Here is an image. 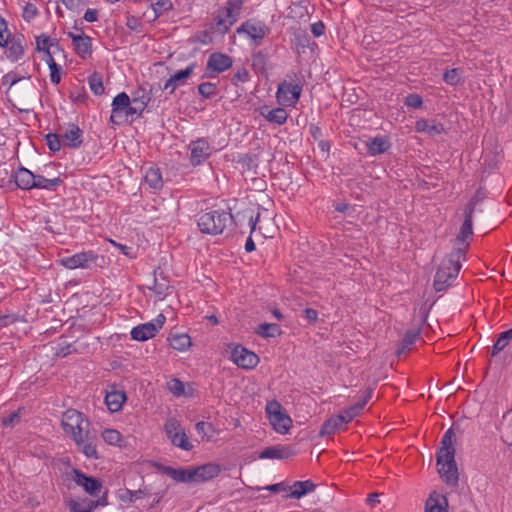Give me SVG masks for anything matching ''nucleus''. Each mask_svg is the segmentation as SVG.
I'll list each match as a JSON object with an SVG mask.
<instances>
[{"label":"nucleus","mask_w":512,"mask_h":512,"mask_svg":"<svg viewBox=\"0 0 512 512\" xmlns=\"http://www.w3.org/2000/svg\"><path fill=\"white\" fill-rule=\"evenodd\" d=\"M454 432L448 429L441 440V448L436 454L438 473L442 480L452 486L458 484L459 475L455 462Z\"/></svg>","instance_id":"1"},{"label":"nucleus","mask_w":512,"mask_h":512,"mask_svg":"<svg viewBox=\"0 0 512 512\" xmlns=\"http://www.w3.org/2000/svg\"><path fill=\"white\" fill-rule=\"evenodd\" d=\"M468 244L458 247L442 260L434 277V288L437 292L446 290L457 278L461 269V259L464 258Z\"/></svg>","instance_id":"2"},{"label":"nucleus","mask_w":512,"mask_h":512,"mask_svg":"<svg viewBox=\"0 0 512 512\" xmlns=\"http://www.w3.org/2000/svg\"><path fill=\"white\" fill-rule=\"evenodd\" d=\"M233 216L225 210H213L199 215L197 225L202 233L219 235L232 224Z\"/></svg>","instance_id":"3"},{"label":"nucleus","mask_w":512,"mask_h":512,"mask_svg":"<svg viewBox=\"0 0 512 512\" xmlns=\"http://www.w3.org/2000/svg\"><path fill=\"white\" fill-rule=\"evenodd\" d=\"M61 424L64 432L71 436L76 445L83 442V436L90 426L84 414L75 409H68L63 413Z\"/></svg>","instance_id":"4"},{"label":"nucleus","mask_w":512,"mask_h":512,"mask_svg":"<svg viewBox=\"0 0 512 512\" xmlns=\"http://www.w3.org/2000/svg\"><path fill=\"white\" fill-rule=\"evenodd\" d=\"M164 432L173 446L184 451H191L194 448L180 421L176 418L171 417L166 420Z\"/></svg>","instance_id":"5"},{"label":"nucleus","mask_w":512,"mask_h":512,"mask_svg":"<svg viewBox=\"0 0 512 512\" xmlns=\"http://www.w3.org/2000/svg\"><path fill=\"white\" fill-rule=\"evenodd\" d=\"M266 412L269 422L276 432L285 434L289 431L292 425V420L289 415L284 412V409L279 402H268Z\"/></svg>","instance_id":"6"},{"label":"nucleus","mask_w":512,"mask_h":512,"mask_svg":"<svg viewBox=\"0 0 512 512\" xmlns=\"http://www.w3.org/2000/svg\"><path fill=\"white\" fill-rule=\"evenodd\" d=\"M302 93V85L298 82L284 80L278 85L276 99L283 107H294Z\"/></svg>","instance_id":"7"},{"label":"nucleus","mask_w":512,"mask_h":512,"mask_svg":"<svg viewBox=\"0 0 512 512\" xmlns=\"http://www.w3.org/2000/svg\"><path fill=\"white\" fill-rule=\"evenodd\" d=\"M165 321L166 317L163 314H159L154 320L134 327L130 332L131 338L136 341L151 339L163 327Z\"/></svg>","instance_id":"8"},{"label":"nucleus","mask_w":512,"mask_h":512,"mask_svg":"<svg viewBox=\"0 0 512 512\" xmlns=\"http://www.w3.org/2000/svg\"><path fill=\"white\" fill-rule=\"evenodd\" d=\"M190 163L196 167L203 164L213 153L214 147L207 138H198L189 144Z\"/></svg>","instance_id":"9"},{"label":"nucleus","mask_w":512,"mask_h":512,"mask_svg":"<svg viewBox=\"0 0 512 512\" xmlns=\"http://www.w3.org/2000/svg\"><path fill=\"white\" fill-rule=\"evenodd\" d=\"M230 359L238 367L247 370L255 368L260 361L257 354L241 345H237L232 349Z\"/></svg>","instance_id":"10"},{"label":"nucleus","mask_w":512,"mask_h":512,"mask_svg":"<svg viewBox=\"0 0 512 512\" xmlns=\"http://www.w3.org/2000/svg\"><path fill=\"white\" fill-rule=\"evenodd\" d=\"M238 34H246L256 43L260 42L269 32L270 28L262 21L249 19L243 22L236 30Z\"/></svg>","instance_id":"11"},{"label":"nucleus","mask_w":512,"mask_h":512,"mask_svg":"<svg viewBox=\"0 0 512 512\" xmlns=\"http://www.w3.org/2000/svg\"><path fill=\"white\" fill-rule=\"evenodd\" d=\"M6 44L1 46L2 48H6V57L11 62H17L20 60L25 54L26 40L23 34H14L11 36H6Z\"/></svg>","instance_id":"12"},{"label":"nucleus","mask_w":512,"mask_h":512,"mask_svg":"<svg viewBox=\"0 0 512 512\" xmlns=\"http://www.w3.org/2000/svg\"><path fill=\"white\" fill-rule=\"evenodd\" d=\"M232 64L233 61L230 56L220 52L212 53L207 61L206 74L208 77H214L216 74L231 68Z\"/></svg>","instance_id":"13"},{"label":"nucleus","mask_w":512,"mask_h":512,"mask_svg":"<svg viewBox=\"0 0 512 512\" xmlns=\"http://www.w3.org/2000/svg\"><path fill=\"white\" fill-rule=\"evenodd\" d=\"M73 481L83 487L86 493L91 496H97L102 489V482L100 479L88 476L78 469H73Z\"/></svg>","instance_id":"14"},{"label":"nucleus","mask_w":512,"mask_h":512,"mask_svg":"<svg viewBox=\"0 0 512 512\" xmlns=\"http://www.w3.org/2000/svg\"><path fill=\"white\" fill-rule=\"evenodd\" d=\"M131 106V100L129 96L125 92L119 93L116 97H114L112 102V114L110 117V121L115 124H120V120L117 118H122L130 116L129 108Z\"/></svg>","instance_id":"15"},{"label":"nucleus","mask_w":512,"mask_h":512,"mask_svg":"<svg viewBox=\"0 0 512 512\" xmlns=\"http://www.w3.org/2000/svg\"><path fill=\"white\" fill-rule=\"evenodd\" d=\"M96 258L97 256L91 251L80 252L72 256L61 258L60 263L61 265L68 269L88 268L89 263L94 262Z\"/></svg>","instance_id":"16"},{"label":"nucleus","mask_w":512,"mask_h":512,"mask_svg":"<svg viewBox=\"0 0 512 512\" xmlns=\"http://www.w3.org/2000/svg\"><path fill=\"white\" fill-rule=\"evenodd\" d=\"M60 136L63 145L72 149L79 148L83 143V131L74 123L67 124Z\"/></svg>","instance_id":"17"},{"label":"nucleus","mask_w":512,"mask_h":512,"mask_svg":"<svg viewBox=\"0 0 512 512\" xmlns=\"http://www.w3.org/2000/svg\"><path fill=\"white\" fill-rule=\"evenodd\" d=\"M213 19L218 31L226 34L237 22L238 15L225 7H221L215 12Z\"/></svg>","instance_id":"18"},{"label":"nucleus","mask_w":512,"mask_h":512,"mask_svg":"<svg viewBox=\"0 0 512 512\" xmlns=\"http://www.w3.org/2000/svg\"><path fill=\"white\" fill-rule=\"evenodd\" d=\"M157 469L163 474L169 476L176 482L192 483L195 478L193 475V467L191 468H173L161 464H156Z\"/></svg>","instance_id":"19"},{"label":"nucleus","mask_w":512,"mask_h":512,"mask_svg":"<svg viewBox=\"0 0 512 512\" xmlns=\"http://www.w3.org/2000/svg\"><path fill=\"white\" fill-rule=\"evenodd\" d=\"M221 470L219 464L212 462L193 467L194 482L201 483L212 480L220 474Z\"/></svg>","instance_id":"20"},{"label":"nucleus","mask_w":512,"mask_h":512,"mask_svg":"<svg viewBox=\"0 0 512 512\" xmlns=\"http://www.w3.org/2000/svg\"><path fill=\"white\" fill-rule=\"evenodd\" d=\"M196 68V63L189 64L184 70H180L172 75L164 84L163 90H170V94L174 93L178 86L185 84L188 77L192 75Z\"/></svg>","instance_id":"21"},{"label":"nucleus","mask_w":512,"mask_h":512,"mask_svg":"<svg viewBox=\"0 0 512 512\" xmlns=\"http://www.w3.org/2000/svg\"><path fill=\"white\" fill-rule=\"evenodd\" d=\"M68 37L71 38L74 49L81 58L86 59L92 54V39L89 36L69 32Z\"/></svg>","instance_id":"22"},{"label":"nucleus","mask_w":512,"mask_h":512,"mask_svg":"<svg viewBox=\"0 0 512 512\" xmlns=\"http://www.w3.org/2000/svg\"><path fill=\"white\" fill-rule=\"evenodd\" d=\"M125 401V392L117 390L115 386H112L111 390L106 392L105 403L112 413L120 411Z\"/></svg>","instance_id":"23"},{"label":"nucleus","mask_w":512,"mask_h":512,"mask_svg":"<svg viewBox=\"0 0 512 512\" xmlns=\"http://www.w3.org/2000/svg\"><path fill=\"white\" fill-rule=\"evenodd\" d=\"M17 187L22 190H31L35 186V174L30 170L20 167L13 175Z\"/></svg>","instance_id":"24"},{"label":"nucleus","mask_w":512,"mask_h":512,"mask_svg":"<svg viewBox=\"0 0 512 512\" xmlns=\"http://www.w3.org/2000/svg\"><path fill=\"white\" fill-rule=\"evenodd\" d=\"M415 130L419 133H427L429 136H437L445 132L444 125L436 120L420 119L415 123Z\"/></svg>","instance_id":"25"},{"label":"nucleus","mask_w":512,"mask_h":512,"mask_svg":"<svg viewBox=\"0 0 512 512\" xmlns=\"http://www.w3.org/2000/svg\"><path fill=\"white\" fill-rule=\"evenodd\" d=\"M260 115L264 117L268 122L277 125L285 124L288 118V113L283 108V106L271 110H269L268 107L263 106L260 108Z\"/></svg>","instance_id":"26"},{"label":"nucleus","mask_w":512,"mask_h":512,"mask_svg":"<svg viewBox=\"0 0 512 512\" xmlns=\"http://www.w3.org/2000/svg\"><path fill=\"white\" fill-rule=\"evenodd\" d=\"M172 286L167 277L163 276V273L157 274L155 272L154 285L150 287L154 291L158 300H163L167 295L171 293Z\"/></svg>","instance_id":"27"},{"label":"nucleus","mask_w":512,"mask_h":512,"mask_svg":"<svg viewBox=\"0 0 512 512\" xmlns=\"http://www.w3.org/2000/svg\"><path fill=\"white\" fill-rule=\"evenodd\" d=\"M316 485L311 480L295 481L290 486V493L286 495V498L300 499L306 494L313 492Z\"/></svg>","instance_id":"28"},{"label":"nucleus","mask_w":512,"mask_h":512,"mask_svg":"<svg viewBox=\"0 0 512 512\" xmlns=\"http://www.w3.org/2000/svg\"><path fill=\"white\" fill-rule=\"evenodd\" d=\"M288 447L282 445L270 446L265 448L260 454V459H288L292 456Z\"/></svg>","instance_id":"29"},{"label":"nucleus","mask_w":512,"mask_h":512,"mask_svg":"<svg viewBox=\"0 0 512 512\" xmlns=\"http://www.w3.org/2000/svg\"><path fill=\"white\" fill-rule=\"evenodd\" d=\"M473 221V205L469 209H465L464 212V221L460 227L459 234L457 235L456 240L464 243L470 236L473 234L472 228Z\"/></svg>","instance_id":"30"},{"label":"nucleus","mask_w":512,"mask_h":512,"mask_svg":"<svg viewBox=\"0 0 512 512\" xmlns=\"http://www.w3.org/2000/svg\"><path fill=\"white\" fill-rule=\"evenodd\" d=\"M144 182L154 190L161 189L163 187V179L160 169L157 167H149L145 172Z\"/></svg>","instance_id":"31"},{"label":"nucleus","mask_w":512,"mask_h":512,"mask_svg":"<svg viewBox=\"0 0 512 512\" xmlns=\"http://www.w3.org/2000/svg\"><path fill=\"white\" fill-rule=\"evenodd\" d=\"M82 453L92 459H98V452L95 444V438L90 435L89 431H86L85 436H83V442L80 445H77Z\"/></svg>","instance_id":"32"},{"label":"nucleus","mask_w":512,"mask_h":512,"mask_svg":"<svg viewBox=\"0 0 512 512\" xmlns=\"http://www.w3.org/2000/svg\"><path fill=\"white\" fill-rule=\"evenodd\" d=\"M390 147L384 137H375L367 142V149L370 155H378L386 152Z\"/></svg>","instance_id":"33"},{"label":"nucleus","mask_w":512,"mask_h":512,"mask_svg":"<svg viewBox=\"0 0 512 512\" xmlns=\"http://www.w3.org/2000/svg\"><path fill=\"white\" fill-rule=\"evenodd\" d=\"M343 427V419L339 416H333L326 420L319 431L320 436H327L335 433Z\"/></svg>","instance_id":"34"},{"label":"nucleus","mask_w":512,"mask_h":512,"mask_svg":"<svg viewBox=\"0 0 512 512\" xmlns=\"http://www.w3.org/2000/svg\"><path fill=\"white\" fill-rule=\"evenodd\" d=\"M372 395H373V389L367 388L364 391V394L361 396L360 400L346 409V411L353 417V419L355 417H357L359 415V413L363 410L365 405L372 398Z\"/></svg>","instance_id":"35"},{"label":"nucleus","mask_w":512,"mask_h":512,"mask_svg":"<svg viewBox=\"0 0 512 512\" xmlns=\"http://www.w3.org/2000/svg\"><path fill=\"white\" fill-rule=\"evenodd\" d=\"M372 395H373V389L367 388L364 391V394L361 396L360 400L346 409V411L353 417V419L355 417H357L359 415V413L363 410L365 405L372 398Z\"/></svg>","instance_id":"36"},{"label":"nucleus","mask_w":512,"mask_h":512,"mask_svg":"<svg viewBox=\"0 0 512 512\" xmlns=\"http://www.w3.org/2000/svg\"><path fill=\"white\" fill-rule=\"evenodd\" d=\"M62 182L63 181L59 177H56L53 179H47L42 175L35 174L34 188L54 191V190H56L57 187H59L62 184Z\"/></svg>","instance_id":"37"},{"label":"nucleus","mask_w":512,"mask_h":512,"mask_svg":"<svg viewBox=\"0 0 512 512\" xmlns=\"http://www.w3.org/2000/svg\"><path fill=\"white\" fill-rule=\"evenodd\" d=\"M420 329H410L405 334L401 341L400 348L398 349V354L409 350L410 347L420 338Z\"/></svg>","instance_id":"38"},{"label":"nucleus","mask_w":512,"mask_h":512,"mask_svg":"<svg viewBox=\"0 0 512 512\" xmlns=\"http://www.w3.org/2000/svg\"><path fill=\"white\" fill-rule=\"evenodd\" d=\"M442 501L439 499L438 496L434 497L433 495H430V497L426 501L425 505V512H447V500L446 498H442Z\"/></svg>","instance_id":"39"},{"label":"nucleus","mask_w":512,"mask_h":512,"mask_svg":"<svg viewBox=\"0 0 512 512\" xmlns=\"http://www.w3.org/2000/svg\"><path fill=\"white\" fill-rule=\"evenodd\" d=\"M512 340V328L502 332L493 345L491 355L494 357L502 352Z\"/></svg>","instance_id":"40"},{"label":"nucleus","mask_w":512,"mask_h":512,"mask_svg":"<svg viewBox=\"0 0 512 512\" xmlns=\"http://www.w3.org/2000/svg\"><path fill=\"white\" fill-rule=\"evenodd\" d=\"M256 333L264 338L276 337L281 334V329L275 323H262L257 327Z\"/></svg>","instance_id":"41"},{"label":"nucleus","mask_w":512,"mask_h":512,"mask_svg":"<svg viewBox=\"0 0 512 512\" xmlns=\"http://www.w3.org/2000/svg\"><path fill=\"white\" fill-rule=\"evenodd\" d=\"M191 345V339L187 334L175 335L170 339V346L178 351H184Z\"/></svg>","instance_id":"42"},{"label":"nucleus","mask_w":512,"mask_h":512,"mask_svg":"<svg viewBox=\"0 0 512 512\" xmlns=\"http://www.w3.org/2000/svg\"><path fill=\"white\" fill-rule=\"evenodd\" d=\"M88 84L95 95L104 93L102 76L98 72H94L88 77Z\"/></svg>","instance_id":"43"},{"label":"nucleus","mask_w":512,"mask_h":512,"mask_svg":"<svg viewBox=\"0 0 512 512\" xmlns=\"http://www.w3.org/2000/svg\"><path fill=\"white\" fill-rule=\"evenodd\" d=\"M52 46L58 47L57 42L53 40L51 37L41 34L38 37H36V50L39 52H46L47 50H50Z\"/></svg>","instance_id":"44"},{"label":"nucleus","mask_w":512,"mask_h":512,"mask_svg":"<svg viewBox=\"0 0 512 512\" xmlns=\"http://www.w3.org/2000/svg\"><path fill=\"white\" fill-rule=\"evenodd\" d=\"M443 80L445 81V83L451 86L459 85L462 82L461 69L453 68L450 70H446V72L443 75Z\"/></svg>","instance_id":"45"},{"label":"nucleus","mask_w":512,"mask_h":512,"mask_svg":"<svg viewBox=\"0 0 512 512\" xmlns=\"http://www.w3.org/2000/svg\"><path fill=\"white\" fill-rule=\"evenodd\" d=\"M102 438L110 445H119L122 440V435L115 429H105L102 432Z\"/></svg>","instance_id":"46"},{"label":"nucleus","mask_w":512,"mask_h":512,"mask_svg":"<svg viewBox=\"0 0 512 512\" xmlns=\"http://www.w3.org/2000/svg\"><path fill=\"white\" fill-rule=\"evenodd\" d=\"M196 431L202 438L211 439L214 433V427L211 423L205 421H199L196 423Z\"/></svg>","instance_id":"47"},{"label":"nucleus","mask_w":512,"mask_h":512,"mask_svg":"<svg viewBox=\"0 0 512 512\" xmlns=\"http://www.w3.org/2000/svg\"><path fill=\"white\" fill-rule=\"evenodd\" d=\"M148 495V491L146 488L144 489H138V490H126V493L121 496V500L124 502H134L138 499L143 498L144 496Z\"/></svg>","instance_id":"48"},{"label":"nucleus","mask_w":512,"mask_h":512,"mask_svg":"<svg viewBox=\"0 0 512 512\" xmlns=\"http://www.w3.org/2000/svg\"><path fill=\"white\" fill-rule=\"evenodd\" d=\"M152 8L155 12V18H158L165 12L172 10L173 4L171 0H158L157 2L152 4Z\"/></svg>","instance_id":"49"},{"label":"nucleus","mask_w":512,"mask_h":512,"mask_svg":"<svg viewBox=\"0 0 512 512\" xmlns=\"http://www.w3.org/2000/svg\"><path fill=\"white\" fill-rule=\"evenodd\" d=\"M199 94L206 99L213 97L217 92V86L211 82H204L198 86Z\"/></svg>","instance_id":"50"},{"label":"nucleus","mask_w":512,"mask_h":512,"mask_svg":"<svg viewBox=\"0 0 512 512\" xmlns=\"http://www.w3.org/2000/svg\"><path fill=\"white\" fill-rule=\"evenodd\" d=\"M60 138L61 136L56 133H48L46 135L47 146L52 152H57L61 149V144L63 142Z\"/></svg>","instance_id":"51"},{"label":"nucleus","mask_w":512,"mask_h":512,"mask_svg":"<svg viewBox=\"0 0 512 512\" xmlns=\"http://www.w3.org/2000/svg\"><path fill=\"white\" fill-rule=\"evenodd\" d=\"M23 411V408H19L18 410L12 412L9 416L3 417L1 420V424L4 427H13L20 422V415Z\"/></svg>","instance_id":"52"},{"label":"nucleus","mask_w":512,"mask_h":512,"mask_svg":"<svg viewBox=\"0 0 512 512\" xmlns=\"http://www.w3.org/2000/svg\"><path fill=\"white\" fill-rule=\"evenodd\" d=\"M168 390L174 395V396H181L184 393V384L182 381H180L177 378L171 379L167 383Z\"/></svg>","instance_id":"53"},{"label":"nucleus","mask_w":512,"mask_h":512,"mask_svg":"<svg viewBox=\"0 0 512 512\" xmlns=\"http://www.w3.org/2000/svg\"><path fill=\"white\" fill-rule=\"evenodd\" d=\"M405 105L414 109L421 108L423 105V100L420 95L416 93L408 94L405 98Z\"/></svg>","instance_id":"54"},{"label":"nucleus","mask_w":512,"mask_h":512,"mask_svg":"<svg viewBox=\"0 0 512 512\" xmlns=\"http://www.w3.org/2000/svg\"><path fill=\"white\" fill-rule=\"evenodd\" d=\"M250 75L246 68H240L236 71V73L232 77V83L237 85L238 83H245L249 81Z\"/></svg>","instance_id":"55"},{"label":"nucleus","mask_w":512,"mask_h":512,"mask_svg":"<svg viewBox=\"0 0 512 512\" xmlns=\"http://www.w3.org/2000/svg\"><path fill=\"white\" fill-rule=\"evenodd\" d=\"M38 14V9L33 3H26L23 9L22 17L26 21H30Z\"/></svg>","instance_id":"56"},{"label":"nucleus","mask_w":512,"mask_h":512,"mask_svg":"<svg viewBox=\"0 0 512 512\" xmlns=\"http://www.w3.org/2000/svg\"><path fill=\"white\" fill-rule=\"evenodd\" d=\"M147 105L148 104H146L145 102L138 101V99H132L131 106L129 108L130 116H133L135 114L140 115Z\"/></svg>","instance_id":"57"},{"label":"nucleus","mask_w":512,"mask_h":512,"mask_svg":"<svg viewBox=\"0 0 512 512\" xmlns=\"http://www.w3.org/2000/svg\"><path fill=\"white\" fill-rule=\"evenodd\" d=\"M50 70V80L53 84H59L61 80V66L57 63H53L51 67H49Z\"/></svg>","instance_id":"58"},{"label":"nucleus","mask_w":512,"mask_h":512,"mask_svg":"<svg viewBox=\"0 0 512 512\" xmlns=\"http://www.w3.org/2000/svg\"><path fill=\"white\" fill-rule=\"evenodd\" d=\"M6 36H11V32L8 29V25L5 19L0 16V46L6 44Z\"/></svg>","instance_id":"59"},{"label":"nucleus","mask_w":512,"mask_h":512,"mask_svg":"<svg viewBox=\"0 0 512 512\" xmlns=\"http://www.w3.org/2000/svg\"><path fill=\"white\" fill-rule=\"evenodd\" d=\"M22 77H19L15 72H9L2 78L3 85H8L10 88L19 82Z\"/></svg>","instance_id":"60"},{"label":"nucleus","mask_w":512,"mask_h":512,"mask_svg":"<svg viewBox=\"0 0 512 512\" xmlns=\"http://www.w3.org/2000/svg\"><path fill=\"white\" fill-rule=\"evenodd\" d=\"M244 2L245 0H227L225 8L231 10L239 16L240 10Z\"/></svg>","instance_id":"61"},{"label":"nucleus","mask_w":512,"mask_h":512,"mask_svg":"<svg viewBox=\"0 0 512 512\" xmlns=\"http://www.w3.org/2000/svg\"><path fill=\"white\" fill-rule=\"evenodd\" d=\"M132 99H138V101L145 102L146 104L151 100L149 93L142 87L134 92Z\"/></svg>","instance_id":"62"},{"label":"nucleus","mask_w":512,"mask_h":512,"mask_svg":"<svg viewBox=\"0 0 512 512\" xmlns=\"http://www.w3.org/2000/svg\"><path fill=\"white\" fill-rule=\"evenodd\" d=\"M266 64V56L263 52L259 51L253 55V66L264 68Z\"/></svg>","instance_id":"63"},{"label":"nucleus","mask_w":512,"mask_h":512,"mask_svg":"<svg viewBox=\"0 0 512 512\" xmlns=\"http://www.w3.org/2000/svg\"><path fill=\"white\" fill-rule=\"evenodd\" d=\"M303 317L310 323L315 322L318 318V312L312 308H306L303 311Z\"/></svg>","instance_id":"64"}]
</instances>
